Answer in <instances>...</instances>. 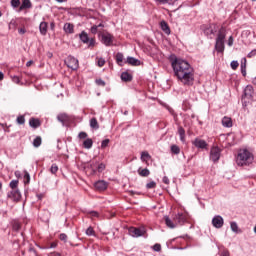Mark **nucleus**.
Instances as JSON below:
<instances>
[{"instance_id": "nucleus-29", "label": "nucleus", "mask_w": 256, "mask_h": 256, "mask_svg": "<svg viewBox=\"0 0 256 256\" xmlns=\"http://www.w3.org/2000/svg\"><path fill=\"white\" fill-rule=\"evenodd\" d=\"M83 147L84 149H91V147H93V139L87 138L86 140H84Z\"/></svg>"}, {"instance_id": "nucleus-33", "label": "nucleus", "mask_w": 256, "mask_h": 256, "mask_svg": "<svg viewBox=\"0 0 256 256\" xmlns=\"http://www.w3.org/2000/svg\"><path fill=\"white\" fill-rule=\"evenodd\" d=\"M241 73L243 75V77H245V75H247V59L244 58V63H241Z\"/></svg>"}, {"instance_id": "nucleus-52", "label": "nucleus", "mask_w": 256, "mask_h": 256, "mask_svg": "<svg viewBox=\"0 0 256 256\" xmlns=\"http://www.w3.org/2000/svg\"><path fill=\"white\" fill-rule=\"evenodd\" d=\"M79 139H87L88 135L86 132H80L78 134Z\"/></svg>"}, {"instance_id": "nucleus-36", "label": "nucleus", "mask_w": 256, "mask_h": 256, "mask_svg": "<svg viewBox=\"0 0 256 256\" xmlns=\"http://www.w3.org/2000/svg\"><path fill=\"white\" fill-rule=\"evenodd\" d=\"M230 227L234 233H239V226L237 225V222H231Z\"/></svg>"}, {"instance_id": "nucleus-7", "label": "nucleus", "mask_w": 256, "mask_h": 256, "mask_svg": "<svg viewBox=\"0 0 256 256\" xmlns=\"http://www.w3.org/2000/svg\"><path fill=\"white\" fill-rule=\"evenodd\" d=\"M65 64L72 71H77L79 69V60L73 56H68L65 60Z\"/></svg>"}, {"instance_id": "nucleus-34", "label": "nucleus", "mask_w": 256, "mask_h": 256, "mask_svg": "<svg viewBox=\"0 0 256 256\" xmlns=\"http://www.w3.org/2000/svg\"><path fill=\"white\" fill-rule=\"evenodd\" d=\"M41 143H43V140L41 139V136H37L34 140H33V147H41Z\"/></svg>"}, {"instance_id": "nucleus-3", "label": "nucleus", "mask_w": 256, "mask_h": 256, "mask_svg": "<svg viewBox=\"0 0 256 256\" xmlns=\"http://www.w3.org/2000/svg\"><path fill=\"white\" fill-rule=\"evenodd\" d=\"M227 34L225 33V28L222 27L217 34L216 43H215V51L217 53H223L225 51V37Z\"/></svg>"}, {"instance_id": "nucleus-17", "label": "nucleus", "mask_w": 256, "mask_h": 256, "mask_svg": "<svg viewBox=\"0 0 256 256\" xmlns=\"http://www.w3.org/2000/svg\"><path fill=\"white\" fill-rule=\"evenodd\" d=\"M105 27V24L100 23L98 25H93L90 28V33H92V35H97V33L100 35L101 34V30L99 29H103Z\"/></svg>"}, {"instance_id": "nucleus-35", "label": "nucleus", "mask_w": 256, "mask_h": 256, "mask_svg": "<svg viewBox=\"0 0 256 256\" xmlns=\"http://www.w3.org/2000/svg\"><path fill=\"white\" fill-rule=\"evenodd\" d=\"M151 159V155H149V152L144 151L141 153V160L142 161H149Z\"/></svg>"}, {"instance_id": "nucleus-56", "label": "nucleus", "mask_w": 256, "mask_h": 256, "mask_svg": "<svg viewBox=\"0 0 256 256\" xmlns=\"http://www.w3.org/2000/svg\"><path fill=\"white\" fill-rule=\"evenodd\" d=\"M162 181H163V183H165V185H169V183H170L169 177H167V176H164V177L162 178Z\"/></svg>"}, {"instance_id": "nucleus-59", "label": "nucleus", "mask_w": 256, "mask_h": 256, "mask_svg": "<svg viewBox=\"0 0 256 256\" xmlns=\"http://www.w3.org/2000/svg\"><path fill=\"white\" fill-rule=\"evenodd\" d=\"M18 32L20 35H25V33H27V30L25 28H20Z\"/></svg>"}, {"instance_id": "nucleus-47", "label": "nucleus", "mask_w": 256, "mask_h": 256, "mask_svg": "<svg viewBox=\"0 0 256 256\" xmlns=\"http://www.w3.org/2000/svg\"><path fill=\"white\" fill-rule=\"evenodd\" d=\"M230 65H231V69H233V71H235V70H237V67H239V62L232 61Z\"/></svg>"}, {"instance_id": "nucleus-53", "label": "nucleus", "mask_w": 256, "mask_h": 256, "mask_svg": "<svg viewBox=\"0 0 256 256\" xmlns=\"http://www.w3.org/2000/svg\"><path fill=\"white\" fill-rule=\"evenodd\" d=\"M13 83H16L17 85H19V83H21V78H19V76H14L12 78Z\"/></svg>"}, {"instance_id": "nucleus-51", "label": "nucleus", "mask_w": 256, "mask_h": 256, "mask_svg": "<svg viewBox=\"0 0 256 256\" xmlns=\"http://www.w3.org/2000/svg\"><path fill=\"white\" fill-rule=\"evenodd\" d=\"M12 228L14 231H19V229H21V224H19L18 222H14Z\"/></svg>"}, {"instance_id": "nucleus-63", "label": "nucleus", "mask_w": 256, "mask_h": 256, "mask_svg": "<svg viewBox=\"0 0 256 256\" xmlns=\"http://www.w3.org/2000/svg\"><path fill=\"white\" fill-rule=\"evenodd\" d=\"M32 63H33L32 60L28 61V62L26 63V67H31V64H32Z\"/></svg>"}, {"instance_id": "nucleus-24", "label": "nucleus", "mask_w": 256, "mask_h": 256, "mask_svg": "<svg viewBox=\"0 0 256 256\" xmlns=\"http://www.w3.org/2000/svg\"><path fill=\"white\" fill-rule=\"evenodd\" d=\"M222 125L223 127H233V121L231 120L230 117H227L225 116L223 119H222Z\"/></svg>"}, {"instance_id": "nucleus-60", "label": "nucleus", "mask_w": 256, "mask_h": 256, "mask_svg": "<svg viewBox=\"0 0 256 256\" xmlns=\"http://www.w3.org/2000/svg\"><path fill=\"white\" fill-rule=\"evenodd\" d=\"M220 256H231L229 254V250H224L223 252H221Z\"/></svg>"}, {"instance_id": "nucleus-48", "label": "nucleus", "mask_w": 256, "mask_h": 256, "mask_svg": "<svg viewBox=\"0 0 256 256\" xmlns=\"http://www.w3.org/2000/svg\"><path fill=\"white\" fill-rule=\"evenodd\" d=\"M109 142H110L109 139L103 140L102 143H101V148H102V149H105V147H108Z\"/></svg>"}, {"instance_id": "nucleus-42", "label": "nucleus", "mask_w": 256, "mask_h": 256, "mask_svg": "<svg viewBox=\"0 0 256 256\" xmlns=\"http://www.w3.org/2000/svg\"><path fill=\"white\" fill-rule=\"evenodd\" d=\"M155 187H157V182L155 181H151L146 184V189H155Z\"/></svg>"}, {"instance_id": "nucleus-32", "label": "nucleus", "mask_w": 256, "mask_h": 256, "mask_svg": "<svg viewBox=\"0 0 256 256\" xmlns=\"http://www.w3.org/2000/svg\"><path fill=\"white\" fill-rule=\"evenodd\" d=\"M170 150H171V153L173 155H179V153H181V148H179V146L173 144L171 147H170Z\"/></svg>"}, {"instance_id": "nucleus-64", "label": "nucleus", "mask_w": 256, "mask_h": 256, "mask_svg": "<svg viewBox=\"0 0 256 256\" xmlns=\"http://www.w3.org/2000/svg\"><path fill=\"white\" fill-rule=\"evenodd\" d=\"M253 85H256V77L252 80Z\"/></svg>"}, {"instance_id": "nucleus-37", "label": "nucleus", "mask_w": 256, "mask_h": 256, "mask_svg": "<svg viewBox=\"0 0 256 256\" xmlns=\"http://www.w3.org/2000/svg\"><path fill=\"white\" fill-rule=\"evenodd\" d=\"M31 182V176L29 175V172L24 171V183L25 185L29 184Z\"/></svg>"}, {"instance_id": "nucleus-41", "label": "nucleus", "mask_w": 256, "mask_h": 256, "mask_svg": "<svg viewBox=\"0 0 256 256\" xmlns=\"http://www.w3.org/2000/svg\"><path fill=\"white\" fill-rule=\"evenodd\" d=\"M95 83H96V85H98V87H105V85H107V84L105 83V80H103V79H101V78L96 79V80H95Z\"/></svg>"}, {"instance_id": "nucleus-13", "label": "nucleus", "mask_w": 256, "mask_h": 256, "mask_svg": "<svg viewBox=\"0 0 256 256\" xmlns=\"http://www.w3.org/2000/svg\"><path fill=\"white\" fill-rule=\"evenodd\" d=\"M8 198L11 199L12 201H15L16 203L21 201V192L19 190H12L8 192Z\"/></svg>"}, {"instance_id": "nucleus-49", "label": "nucleus", "mask_w": 256, "mask_h": 256, "mask_svg": "<svg viewBox=\"0 0 256 256\" xmlns=\"http://www.w3.org/2000/svg\"><path fill=\"white\" fill-rule=\"evenodd\" d=\"M97 65L98 67H103L105 65L104 58H98Z\"/></svg>"}, {"instance_id": "nucleus-62", "label": "nucleus", "mask_w": 256, "mask_h": 256, "mask_svg": "<svg viewBox=\"0 0 256 256\" xmlns=\"http://www.w3.org/2000/svg\"><path fill=\"white\" fill-rule=\"evenodd\" d=\"M50 29H52V31H53V29H55V22L50 23Z\"/></svg>"}, {"instance_id": "nucleus-21", "label": "nucleus", "mask_w": 256, "mask_h": 256, "mask_svg": "<svg viewBox=\"0 0 256 256\" xmlns=\"http://www.w3.org/2000/svg\"><path fill=\"white\" fill-rule=\"evenodd\" d=\"M48 28H49V24L47 22H41L39 25V31L42 35H47Z\"/></svg>"}, {"instance_id": "nucleus-39", "label": "nucleus", "mask_w": 256, "mask_h": 256, "mask_svg": "<svg viewBox=\"0 0 256 256\" xmlns=\"http://www.w3.org/2000/svg\"><path fill=\"white\" fill-rule=\"evenodd\" d=\"M105 164H103V163H100L99 164V162H97V168H96V172L98 171V173H103V170L105 169Z\"/></svg>"}, {"instance_id": "nucleus-40", "label": "nucleus", "mask_w": 256, "mask_h": 256, "mask_svg": "<svg viewBox=\"0 0 256 256\" xmlns=\"http://www.w3.org/2000/svg\"><path fill=\"white\" fill-rule=\"evenodd\" d=\"M57 171H59V166H57V164H52L50 167V172L52 173V175H55Z\"/></svg>"}, {"instance_id": "nucleus-44", "label": "nucleus", "mask_w": 256, "mask_h": 256, "mask_svg": "<svg viewBox=\"0 0 256 256\" xmlns=\"http://www.w3.org/2000/svg\"><path fill=\"white\" fill-rule=\"evenodd\" d=\"M86 235H88L89 237L95 236V230L93 229V227L90 226L87 228Z\"/></svg>"}, {"instance_id": "nucleus-28", "label": "nucleus", "mask_w": 256, "mask_h": 256, "mask_svg": "<svg viewBox=\"0 0 256 256\" xmlns=\"http://www.w3.org/2000/svg\"><path fill=\"white\" fill-rule=\"evenodd\" d=\"M123 59H124L123 53L118 52V53L116 54V63H117V65H119L120 67H123Z\"/></svg>"}, {"instance_id": "nucleus-45", "label": "nucleus", "mask_w": 256, "mask_h": 256, "mask_svg": "<svg viewBox=\"0 0 256 256\" xmlns=\"http://www.w3.org/2000/svg\"><path fill=\"white\" fill-rule=\"evenodd\" d=\"M19 5H21V0H11V7H13L14 9H17Z\"/></svg>"}, {"instance_id": "nucleus-38", "label": "nucleus", "mask_w": 256, "mask_h": 256, "mask_svg": "<svg viewBox=\"0 0 256 256\" xmlns=\"http://www.w3.org/2000/svg\"><path fill=\"white\" fill-rule=\"evenodd\" d=\"M16 122L18 125H25V116L24 115H20L17 117Z\"/></svg>"}, {"instance_id": "nucleus-25", "label": "nucleus", "mask_w": 256, "mask_h": 256, "mask_svg": "<svg viewBox=\"0 0 256 256\" xmlns=\"http://www.w3.org/2000/svg\"><path fill=\"white\" fill-rule=\"evenodd\" d=\"M126 63H128V65H133L134 67H137V65H140L139 60L131 56L127 58Z\"/></svg>"}, {"instance_id": "nucleus-11", "label": "nucleus", "mask_w": 256, "mask_h": 256, "mask_svg": "<svg viewBox=\"0 0 256 256\" xmlns=\"http://www.w3.org/2000/svg\"><path fill=\"white\" fill-rule=\"evenodd\" d=\"M192 145H194V147L197 149H206L209 146V144H207V142L201 138H195Z\"/></svg>"}, {"instance_id": "nucleus-27", "label": "nucleus", "mask_w": 256, "mask_h": 256, "mask_svg": "<svg viewBox=\"0 0 256 256\" xmlns=\"http://www.w3.org/2000/svg\"><path fill=\"white\" fill-rule=\"evenodd\" d=\"M165 223L166 226L169 227V229H175V227H177V224L173 223V220L169 219L168 216H165Z\"/></svg>"}, {"instance_id": "nucleus-31", "label": "nucleus", "mask_w": 256, "mask_h": 256, "mask_svg": "<svg viewBox=\"0 0 256 256\" xmlns=\"http://www.w3.org/2000/svg\"><path fill=\"white\" fill-rule=\"evenodd\" d=\"M90 127L91 129H99V122L97 121V118L90 119Z\"/></svg>"}, {"instance_id": "nucleus-14", "label": "nucleus", "mask_w": 256, "mask_h": 256, "mask_svg": "<svg viewBox=\"0 0 256 256\" xmlns=\"http://www.w3.org/2000/svg\"><path fill=\"white\" fill-rule=\"evenodd\" d=\"M253 86L247 85L244 89V94L242 96V99H253Z\"/></svg>"}, {"instance_id": "nucleus-5", "label": "nucleus", "mask_w": 256, "mask_h": 256, "mask_svg": "<svg viewBox=\"0 0 256 256\" xmlns=\"http://www.w3.org/2000/svg\"><path fill=\"white\" fill-rule=\"evenodd\" d=\"M97 160H90L89 162L84 164V169L88 175H96L97 174Z\"/></svg>"}, {"instance_id": "nucleus-9", "label": "nucleus", "mask_w": 256, "mask_h": 256, "mask_svg": "<svg viewBox=\"0 0 256 256\" xmlns=\"http://www.w3.org/2000/svg\"><path fill=\"white\" fill-rule=\"evenodd\" d=\"M187 219H188L187 213L179 212L178 214L175 215L174 222L177 225H185V223H187Z\"/></svg>"}, {"instance_id": "nucleus-16", "label": "nucleus", "mask_w": 256, "mask_h": 256, "mask_svg": "<svg viewBox=\"0 0 256 256\" xmlns=\"http://www.w3.org/2000/svg\"><path fill=\"white\" fill-rule=\"evenodd\" d=\"M57 119L62 125H65V123H71V116H69L67 113H61L57 116Z\"/></svg>"}, {"instance_id": "nucleus-26", "label": "nucleus", "mask_w": 256, "mask_h": 256, "mask_svg": "<svg viewBox=\"0 0 256 256\" xmlns=\"http://www.w3.org/2000/svg\"><path fill=\"white\" fill-rule=\"evenodd\" d=\"M138 175H140V177H149L151 175V171H149V169L147 168H144V169L139 168Z\"/></svg>"}, {"instance_id": "nucleus-18", "label": "nucleus", "mask_w": 256, "mask_h": 256, "mask_svg": "<svg viewBox=\"0 0 256 256\" xmlns=\"http://www.w3.org/2000/svg\"><path fill=\"white\" fill-rule=\"evenodd\" d=\"M33 7V4L31 3V0H22V4L19 7V12L24 11V9H31Z\"/></svg>"}, {"instance_id": "nucleus-55", "label": "nucleus", "mask_w": 256, "mask_h": 256, "mask_svg": "<svg viewBox=\"0 0 256 256\" xmlns=\"http://www.w3.org/2000/svg\"><path fill=\"white\" fill-rule=\"evenodd\" d=\"M55 247H57V243L56 242H52L50 244V246H46V247H44V249H55Z\"/></svg>"}, {"instance_id": "nucleus-12", "label": "nucleus", "mask_w": 256, "mask_h": 256, "mask_svg": "<svg viewBox=\"0 0 256 256\" xmlns=\"http://www.w3.org/2000/svg\"><path fill=\"white\" fill-rule=\"evenodd\" d=\"M224 220L223 217H221L220 215H216L213 217L212 219V225L213 227H215L216 229H221V227H223L224 225Z\"/></svg>"}, {"instance_id": "nucleus-30", "label": "nucleus", "mask_w": 256, "mask_h": 256, "mask_svg": "<svg viewBox=\"0 0 256 256\" xmlns=\"http://www.w3.org/2000/svg\"><path fill=\"white\" fill-rule=\"evenodd\" d=\"M178 135L180 137V141L185 143V129L183 127H178Z\"/></svg>"}, {"instance_id": "nucleus-46", "label": "nucleus", "mask_w": 256, "mask_h": 256, "mask_svg": "<svg viewBox=\"0 0 256 256\" xmlns=\"http://www.w3.org/2000/svg\"><path fill=\"white\" fill-rule=\"evenodd\" d=\"M152 249L153 251H156L157 253H159V251H161V244L159 243L154 244Z\"/></svg>"}, {"instance_id": "nucleus-57", "label": "nucleus", "mask_w": 256, "mask_h": 256, "mask_svg": "<svg viewBox=\"0 0 256 256\" xmlns=\"http://www.w3.org/2000/svg\"><path fill=\"white\" fill-rule=\"evenodd\" d=\"M233 36H230L229 39H228V46L229 47H233Z\"/></svg>"}, {"instance_id": "nucleus-50", "label": "nucleus", "mask_w": 256, "mask_h": 256, "mask_svg": "<svg viewBox=\"0 0 256 256\" xmlns=\"http://www.w3.org/2000/svg\"><path fill=\"white\" fill-rule=\"evenodd\" d=\"M59 239L60 241H64V243H67V234L61 233Z\"/></svg>"}, {"instance_id": "nucleus-22", "label": "nucleus", "mask_w": 256, "mask_h": 256, "mask_svg": "<svg viewBox=\"0 0 256 256\" xmlns=\"http://www.w3.org/2000/svg\"><path fill=\"white\" fill-rule=\"evenodd\" d=\"M121 79L125 83H129V81H133V76L129 72H122Z\"/></svg>"}, {"instance_id": "nucleus-58", "label": "nucleus", "mask_w": 256, "mask_h": 256, "mask_svg": "<svg viewBox=\"0 0 256 256\" xmlns=\"http://www.w3.org/2000/svg\"><path fill=\"white\" fill-rule=\"evenodd\" d=\"M91 217H99V212L97 211H91L90 212Z\"/></svg>"}, {"instance_id": "nucleus-20", "label": "nucleus", "mask_w": 256, "mask_h": 256, "mask_svg": "<svg viewBox=\"0 0 256 256\" xmlns=\"http://www.w3.org/2000/svg\"><path fill=\"white\" fill-rule=\"evenodd\" d=\"M160 27L166 35H171V28H169V24H167L165 20L160 22Z\"/></svg>"}, {"instance_id": "nucleus-61", "label": "nucleus", "mask_w": 256, "mask_h": 256, "mask_svg": "<svg viewBox=\"0 0 256 256\" xmlns=\"http://www.w3.org/2000/svg\"><path fill=\"white\" fill-rule=\"evenodd\" d=\"M48 256H61V254H59L57 252H52Z\"/></svg>"}, {"instance_id": "nucleus-8", "label": "nucleus", "mask_w": 256, "mask_h": 256, "mask_svg": "<svg viewBox=\"0 0 256 256\" xmlns=\"http://www.w3.org/2000/svg\"><path fill=\"white\" fill-rule=\"evenodd\" d=\"M79 39L84 44L88 43V47H95V38H89V34H87V32L82 31L79 34Z\"/></svg>"}, {"instance_id": "nucleus-10", "label": "nucleus", "mask_w": 256, "mask_h": 256, "mask_svg": "<svg viewBox=\"0 0 256 256\" xmlns=\"http://www.w3.org/2000/svg\"><path fill=\"white\" fill-rule=\"evenodd\" d=\"M128 234L130 235V237H143V235H145V231L141 230V228H137V227H130L128 229Z\"/></svg>"}, {"instance_id": "nucleus-2", "label": "nucleus", "mask_w": 256, "mask_h": 256, "mask_svg": "<svg viewBox=\"0 0 256 256\" xmlns=\"http://www.w3.org/2000/svg\"><path fill=\"white\" fill-rule=\"evenodd\" d=\"M254 161L255 157L253 156V153L249 152L247 149L240 150L236 157V163L240 167L249 166L253 164Z\"/></svg>"}, {"instance_id": "nucleus-23", "label": "nucleus", "mask_w": 256, "mask_h": 256, "mask_svg": "<svg viewBox=\"0 0 256 256\" xmlns=\"http://www.w3.org/2000/svg\"><path fill=\"white\" fill-rule=\"evenodd\" d=\"M75 26L71 23L64 24V31L65 33L72 34L74 32Z\"/></svg>"}, {"instance_id": "nucleus-54", "label": "nucleus", "mask_w": 256, "mask_h": 256, "mask_svg": "<svg viewBox=\"0 0 256 256\" xmlns=\"http://www.w3.org/2000/svg\"><path fill=\"white\" fill-rule=\"evenodd\" d=\"M255 55H256V49H254L251 52H249L247 57H248V59H251V58L255 57Z\"/></svg>"}, {"instance_id": "nucleus-15", "label": "nucleus", "mask_w": 256, "mask_h": 256, "mask_svg": "<svg viewBox=\"0 0 256 256\" xmlns=\"http://www.w3.org/2000/svg\"><path fill=\"white\" fill-rule=\"evenodd\" d=\"M108 187V184L105 180H98L94 183V188L96 191H105Z\"/></svg>"}, {"instance_id": "nucleus-43", "label": "nucleus", "mask_w": 256, "mask_h": 256, "mask_svg": "<svg viewBox=\"0 0 256 256\" xmlns=\"http://www.w3.org/2000/svg\"><path fill=\"white\" fill-rule=\"evenodd\" d=\"M19 186V180H12L10 182V188L13 189V191H15V188Z\"/></svg>"}, {"instance_id": "nucleus-19", "label": "nucleus", "mask_w": 256, "mask_h": 256, "mask_svg": "<svg viewBox=\"0 0 256 256\" xmlns=\"http://www.w3.org/2000/svg\"><path fill=\"white\" fill-rule=\"evenodd\" d=\"M29 125L32 127V129H38V127L41 125V120L32 117L29 119Z\"/></svg>"}, {"instance_id": "nucleus-6", "label": "nucleus", "mask_w": 256, "mask_h": 256, "mask_svg": "<svg viewBox=\"0 0 256 256\" xmlns=\"http://www.w3.org/2000/svg\"><path fill=\"white\" fill-rule=\"evenodd\" d=\"M219 159H221V148L219 146H213L210 149V161L218 163Z\"/></svg>"}, {"instance_id": "nucleus-4", "label": "nucleus", "mask_w": 256, "mask_h": 256, "mask_svg": "<svg viewBox=\"0 0 256 256\" xmlns=\"http://www.w3.org/2000/svg\"><path fill=\"white\" fill-rule=\"evenodd\" d=\"M100 39H101V43H103V45H105L106 47H111V45H113V41L115 39V37L109 33V32H104V33H100L98 34Z\"/></svg>"}, {"instance_id": "nucleus-1", "label": "nucleus", "mask_w": 256, "mask_h": 256, "mask_svg": "<svg viewBox=\"0 0 256 256\" xmlns=\"http://www.w3.org/2000/svg\"><path fill=\"white\" fill-rule=\"evenodd\" d=\"M170 62L174 75L178 81H180L182 85L191 87L195 81V70L193 69V66H191L187 60L177 58V56H171Z\"/></svg>"}]
</instances>
